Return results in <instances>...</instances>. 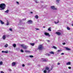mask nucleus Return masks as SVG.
I'll list each match as a JSON object with an SVG mask.
<instances>
[{
  "label": "nucleus",
  "instance_id": "1",
  "mask_svg": "<svg viewBox=\"0 0 73 73\" xmlns=\"http://www.w3.org/2000/svg\"><path fill=\"white\" fill-rule=\"evenodd\" d=\"M50 70L49 69V68L48 67H46L45 68V70H44L43 72L44 73H49L50 72Z\"/></svg>",
  "mask_w": 73,
  "mask_h": 73
},
{
  "label": "nucleus",
  "instance_id": "2",
  "mask_svg": "<svg viewBox=\"0 0 73 73\" xmlns=\"http://www.w3.org/2000/svg\"><path fill=\"white\" fill-rule=\"evenodd\" d=\"M5 8V4L4 3H2L0 4V10H3Z\"/></svg>",
  "mask_w": 73,
  "mask_h": 73
},
{
  "label": "nucleus",
  "instance_id": "3",
  "mask_svg": "<svg viewBox=\"0 0 73 73\" xmlns=\"http://www.w3.org/2000/svg\"><path fill=\"white\" fill-rule=\"evenodd\" d=\"M21 46L24 49H26L28 48V46L22 44L21 45Z\"/></svg>",
  "mask_w": 73,
  "mask_h": 73
},
{
  "label": "nucleus",
  "instance_id": "4",
  "mask_svg": "<svg viewBox=\"0 0 73 73\" xmlns=\"http://www.w3.org/2000/svg\"><path fill=\"white\" fill-rule=\"evenodd\" d=\"M43 48V46H42V45H40L38 47V49L39 50H42Z\"/></svg>",
  "mask_w": 73,
  "mask_h": 73
},
{
  "label": "nucleus",
  "instance_id": "5",
  "mask_svg": "<svg viewBox=\"0 0 73 73\" xmlns=\"http://www.w3.org/2000/svg\"><path fill=\"white\" fill-rule=\"evenodd\" d=\"M50 8L51 9H53V10H57V9L55 8L54 6H51L50 7Z\"/></svg>",
  "mask_w": 73,
  "mask_h": 73
},
{
  "label": "nucleus",
  "instance_id": "6",
  "mask_svg": "<svg viewBox=\"0 0 73 73\" xmlns=\"http://www.w3.org/2000/svg\"><path fill=\"white\" fill-rule=\"evenodd\" d=\"M44 34L46 36H48V37H50V35H49V34L48 33L46 32L44 33Z\"/></svg>",
  "mask_w": 73,
  "mask_h": 73
},
{
  "label": "nucleus",
  "instance_id": "7",
  "mask_svg": "<svg viewBox=\"0 0 73 73\" xmlns=\"http://www.w3.org/2000/svg\"><path fill=\"white\" fill-rule=\"evenodd\" d=\"M6 38V35H3L2 37V39L3 40H5V38Z\"/></svg>",
  "mask_w": 73,
  "mask_h": 73
},
{
  "label": "nucleus",
  "instance_id": "8",
  "mask_svg": "<svg viewBox=\"0 0 73 73\" xmlns=\"http://www.w3.org/2000/svg\"><path fill=\"white\" fill-rule=\"evenodd\" d=\"M56 33L58 36H60L61 35V33L60 32H56Z\"/></svg>",
  "mask_w": 73,
  "mask_h": 73
},
{
  "label": "nucleus",
  "instance_id": "9",
  "mask_svg": "<svg viewBox=\"0 0 73 73\" xmlns=\"http://www.w3.org/2000/svg\"><path fill=\"white\" fill-rule=\"evenodd\" d=\"M65 48L66 50H71V49L69 48L68 47H65Z\"/></svg>",
  "mask_w": 73,
  "mask_h": 73
},
{
  "label": "nucleus",
  "instance_id": "10",
  "mask_svg": "<svg viewBox=\"0 0 73 73\" xmlns=\"http://www.w3.org/2000/svg\"><path fill=\"white\" fill-rule=\"evenodd\" d=\"M15 65H16V63L15 62H13L12 64V66H15Z\"/></svg>",
  "mask_w": 73,
  "mask_h": 73
},
{
  "label": "nucleus",
  "instance_id": "11",
  "mask_svg": "<svg viewBox=\"0 0 73 73\" xmlns=\"http://www.w3.org/2000/svg\"><path fill=\"white\" fill-rule=\"evenodd\" d=\"M28 24H32V21L31 20H29L27 21Z\"/></svg>",
  "mask_w": 73,
  "mask_h": 73
},
{
  "label": "nucleus",
  "instance_id": "12",
  "mask_svg": "<svg viewBox=\"0 0 73 73\" xmlns=\"http://www.w3.org/2000/svg\"><path fill=\"white\" fill-rule=\"evenodd\" d=\"M70 64H71V63L70 62H67L66 63V65H70Z\"/></svg>",
  "mask_w": 73,
  "mask_h": 73
},
{
  "label": "nucleus",
  "instance_id": "13",
  "mask_svg": "<svg viewBox=\"0 0 73 73\" xmlns=\"http://www.w3.org/2000/svg\"><path fill=\"white\" fill-rule=\"evenodd\" d=\"M9 10H7L6 11H5V13H8L9 12Z\"/></svg>",
  "mask_w": 73,
  "mask_h": 73
},
{
  "label": "nucleus",
  "instance_id": "14",
  "mask_svg": "<svg viewBox=\"0 0 73 73\" xmlns=\"http://www.w3.org/2000/svg\"><path fill=\"white\" fill-rule=\"evenodd\" d=\"M42 61H44V62H46V60L45 59H42Z\"/></svg>",
  "mask_w": 73,
  "mask_h": 73
},
{
  "label": "nucleus",
  "instance_id": "15",
  "mask_svg": "<svg viewBox=\"0 0 73 73\" xmlns=\"http://www.w3.org/2000/svg\"><path fill=\"white\" fill-rule=\"evenodd\" d=\"M13 46L14 48H15L16 46V44H13Z\"/></svg>",
  "mask_w": 73,
  "mask_h": 73
},
{
  "label": "nucleus",
  "instance_id": "16",
  "mask_svg": "<svg viewBox=\"0 0 73 73\" xmlns=\"http://www.w3.org/2000/svg\"><path fill=\"white\" fill-rule=\"evenodd\" d=\"M35 19H38V15H36L35 16Z\"/></svg>",
  "mask_w": 73,
  "mask_h": 73
},
{
  "label": "nucleus",
  "instance_id": "17",
  "mask_svg": "<svg viewBox=\"0 0 73 73\" xmlns=\"http://www.w3.org/2000/svg\"><path fill=\"white\" fill-rule=\"evenodd\" d=\"M0 21L1 22V24H4V22H3L1 20H0Z\"/></svg>",
  "mask_w": 73,
  "mask_h": 73
},
{
  "label": "nucleus",
  "instance_id": "18",
  "mask_svg": "<svg viewBox=\"0 0 73 73\" xmlns=\"http://www.w3.org/2000/svg\"><path fill=\"white\" fill-rule=\"evenodd\" d=\"M54 23H55V24H58V23H59V21H58L57 22L55 21Z\"/></svg>",
  "mask_w": 73,
  "mask_h": 73
},
{
  "label": "nucleus",
  "instance_id": "19",
  "mask_svg": "<svg viewBox=\"0 0 73 73\" xmlns=\"http://www.w3.org/2000/svg\"><path fill=\"white\" fill-rule=\"evenodd\" d=\"M50 53L51 54H54V52L51 51L50 52Z\"/></svg>",
  "mask_w": 73,
  "mask_h": 73
},
{
  "label": "nucleus",
  "instance_id": "20",
  "mask_svg": "<svg viewBox=\"0 0 73 73\" xmlns=\"http://www.w3.org/2000/svg\"><path fill=\"white\" fill-rule=\"evenodd\" d=\"M30 44L32 46H34V45H35V43H30Z\"/></svg>",
  "mask_w": 73,
  "mask_h": 73
},
{
  "label": "nucleus",
  "instance_id": "21",
  "mask_svg": "<svg viewBox=\"0 0 73 73\" xmlns=\"http://www.w3.org/2000/svg\"><path fill=\"white\" fill-rule=\"evenodd\" d=\"M51 28V27H50L49 28H48V31H51V29H50Z\"/></svg>",
  "mask_w": 73,
  "mask_h": 73
},
{
  "label": "nucleus",
  "instance_id": "22",
  "mask_svg": "<svg viewBox=\"0 0 73 73\" xmlns=\"http://www.w3.org/2000/svg\"><path fill=\"white\" fill-rule=\"evenodd\" d=\"M2 64H3V62L2 61L0 62V65H2Z\"/></svg>",
  "mask_w": 73,
  "mask_h": 73
},
{
  "label": "nucleus",
  "instance_id": "23",
  "mask_svg": "<svg viewBox=\"0 0 73 73\" xmlns=\"http://www.w3.org/2000/svg\"><path fill=\"white\" fill-rule=\"evenodd\" d=\"M67 29L68 30H70V28L69 27H67Z\"/></svg>",
  "mask_w": 73,
  "mask_h": 73
},
{
  "label": "nucleus",
  "instance_id": "24",
  "mask_svg": "<svg viewBox=\"0 0 73 73\" xmlns=\"http://www.w3.org/2000/svg\"><path fill=\"white\" fill-rule=\"evenodd\" d=\"M8 44H6L5 45V47L6 48H7L8 47Z\"/></svg>",
  "mask_w": 73,
  "mask_h": 73
},
{
  "label": "nucleus",
  "instance_id": "25",
  "mask_svg": "<svg viewBox=\"0 0 73 73\" xmlns=\"http://www.w3.org/2000/svg\"><path fill=\"white\" fill-rule=\"evenodd\" d=\"M25 52H26V53H29V52H30V51H27V50H25Z\"/></svg>",
  "mask_w": 73,
  "mask_h": 73
},
{
  "label": "nucleus",
  "instance_id": "26",
  "mask_svg": "<svg viewBox=\"0 0 73 73\" xmlns=\"http://www.w3.org/2000/svg\"><path fill=\"white\" fill-rule=\"evenodd\" d=\"M56 3H59V2L60 1V0H56Z\"/></svg>",
  "mask_w": 73,
  "mask_h": 73
},
{
  "label": "nucleus",
  "instance_id": "27",
  "mask_svg": "<svg viewBox=\"0 0 73 73\" xmlns=\"http://www.w3.org/2000/svg\"><path fill=\"white\" fill-rule=\"evenodd\" d=\"M50 54H46V55L47 56H50Z\"/></svg>",
  "mask_w": 73,
  "mask_h": 73
},
{
  "label": "nucleus",
  "instance_id": "28",
  "mask_svg": "<svg viewBox=\"0 0 73 73\" xmlns=\"http://www.w3.org/2000/svg\"><path fill=\"white\" fill-rule=\"evenodd\" d=\"M30 57L32 58V57H33V55H30L29 56Z\"/></svg>",
  "mask_w": 73,
  "mask_h": 73
},
{
  "label": "nucleus",
  "instance_id": "29",
  "mask_svg": "<svg viewBox=\"0 0 73 73\" xmlns=\"http://www.w3.org/2000/svg\"><path fill=\"white\" fill-rule=\"evenodd\" d=\"M21 52L22 53H23L24 52V51H23V49H21Z\"/></svg>",
  "mask_w": 73,
  "mask_h": 73
},
{
  "label": "nucleus",
  "instance_id": "30",
  "mask_svg": "<svg viewBox=\"0 0 73 73\" xmlns=\"http://www.w3.org/2000/svg\"><path fill=\"white\" fill-rule=\"evenodd\" d=\"M53 48L54 49H57V48L56 47H55V46H53Z\"/></svg>",
  "mask_w": 73,
  "mask_h": 73
},
{
  "label": "nucleus",
  "instance_id": "31",
  "mask_svg": "<svg viewBox=\"0 0 73 73\" xmlns=\"http://www.w3.org/2000/svg\"><path fill=\"white\" fill-rule=\"evenodd\" d=\"M4 53H8V51H4Z\"/></svg>",
  "mask_w": 73,
  "mask_h": 73
},
{
  "label": "nucleus",
  "instance_id": "32",
  "mask_svg": "<svg viewBox=\"0 0 73 73\" xmlns=\"http://www.w3.org/2000/svg\"><path fill=\"white\" fill-rule=\"evenodd\" d=\"M22 66L23 67H24V66H25V65L24 64H23L22 65Z\"/></svg>",
  "mask_w": 73,
  "mask_h": 73
},
{
  "label": "nucleus",
  "instance_id": "33",
  "mask_svg": "<svg viewBox=\"0 0 73 73\" xmlns=\"http://www.w3.org/2000/svg\"><path fill=\"white\" fill-rule=\"evenodd\" d=\"M61 55H64V53H62L61 54Z\"/></svg>",
  "mask_w": 73,
  "mask_h": 73
},
{
  "label": "nucleus",
  "instance_id": "34",
  "mask_svg": "<svg viewBox=\"0 0 73 73\" xmlns=\"http://www.w3.org/2000/svg\"><path fill=\"white\" fill-rule=\"evenodd\" d=\"M31 65V64L29 63H27V65Z\"/></svg>",
  "mask_w": 73,
  "mask_h": 73
},
{
  "label": "nucleus",
  "instance_id": "35",
  "mask_svg": "<svg viewBox=\"0 0 73 73\" xmlns=\"http://www.w3.org/2000/svg\"><path fill=\"white\" fill-rule=\"evenodd\" d=\"M16 3H17V4H19V2H17V1H16Z\"/></svg>",
  "mask_w": 73,
  "mask_h": 73
},
{
  "label": "nucleus",
  "instance_id": "36",
  "mask_svg": "<svg viewBox=\"0 0 73 73\" xmlns=\"http://www.w3.org/2000/svg\"><path fill=\"white\" fill-rule=\"evenodd\" d=\"M9 30L10 31H12V29H9Z\"/></svg>",
  "mask_w": 73,
  "mask_h": 73
},
{
  "label": "nucleus",
  "instance_id": "37",
  "mask_svg": "<svg viewBox=\"0 0 73 73\" xmlns=\"http://www.w3.org/2000/svg\"><path fill=\"white\" fill-rule=\"evenodd\" d=\"M1 73H4V72H3V71H1Z\"/></svg>",
  "mask_w": 73,
  "mask_h": 73
},
{
  "label": "nucleus",
  "instance_id": "38",
  "mask_svg": "<svg viewBox=\"0 0 73 73\" xmlns=\"http://www.w3.org/2000/svg\"><path fill=\"white\" fill-rule=\"evenodd\" d=\"M68 69H71V67H68Z\"/></svg>",
  "mask_w": 73,
  "mask_h": 73
},
{
  "label": "nucleus",
  "instance_id": "39",
  "mask_svg": "<svg viewBox=\"0 0 73 73\" xmlns=\"http://www.w3.org/2000/svg\"><path fill=\"white\" fill-rule=\"evenodd\" d=\"M6 25H9V23H7Z\"/></svg>",
  "mask_w": 73,
  "mask_h": 73
},
{
  "label": "nucleus",
  "instance_id": "40",
  "mask_svg": "<svg viewBox=\"0 0 73 73\" xmlns=\"http://www.w3.org/2000/svg\"><path fill=\"white\" fill-rule=\"evenodd\" d=\"M36 30H39V29H38V28H36Z\"/></svg>",
  "mask_w": 73,
  "mask_h": 73
},
{
  "label": "nucleus",
  "instance_id": "41",
  "mask_svg": "<svg viewBox=\"0 0 73 73\" xmlns=\"http://www.w3.org/2000/svg\"><path fill=\"white\" fill-rule=\"evenodd\" d=\"M23 20H26V19L25 18L24 19H23Z\"/></svg>",
  "mask_w": 73,
  "mask_h": 73
},
{
  "label": "nucleus",
  "instance_id": "42",
  "mask_svg": "<svg viewBox=\"0 0 73 73\" xmlns=\"http://www.w3.org/2000/svg\"><path fill=\"white\" fill-rule=\"evenodd\" d=\"M63 45H65V43L64 42L63 43Z\"/></svg>",
  "mask_w": 73,
  "mask_h": 73
},
{
  "label": "nucleus",
  "instance_id": "43",
  "mask_svg": "<svg viewBox=\"0 0 73 73\" xmlns=\"http://www.w3.org/2000/svg\"><path fill=\"white\" fill-rule=\"evenodd\" d=\"M57 65H60V63H58V64H57Z\"/></svg>",
  "mask_w": 73,
  "mask_h": 73
},
{
  "label": "nucleus",
  "instance_id": "44",
  "mask_svg": "<svg viewBox=\"0 0 73 73\" xmlns=\"http://www.w3.org/2000/svg\"><path fill=\"white\" fill-rule=\"evenodd\" d=\"M52 69H53V68L51 67V69L50 70H52Z\"/></svg>",
  "mask_w": 73,
  "mask_h": 73
},
{
  "label": "nucleus",
  "instance_id": "45",
  "mask_svg": "<svg viewBox=\"0 0 73 73\" xmlns=\"http://www.w3.org/2000/svg\"><path fill=\"white\" fill-rule=\"evenodd\" d=\"M2 53H4V51H2Z\"/></svg>",
  "mask_w": 73,
  "mask_h": 73
},
{
  "label": "nucleus",
  "instance_id": "46",
  "mask_svg": "<svg viewBox=\"0 0 73 73\" xmlns=\"http://www.w3.org/2000/svg\"><path fill=\"white\" fill-rule=\"evenodd\" d=\"M60 51H61V50H58V52H60Z\"/></svg>",
  "mask_w": 73,
  "mask_h": 73
},
{
  "label": "nucleus",
  "instance_id": "47",
  "mask_svg": "<svg viewBox=\"0 0 73 73\" xmlns=\"http://www.w3.org/2000/svg\"><path fill=\"white\" fill-rule=\"evenodd\" d=\"M47 41H48V42H50V40H47Z\"/></svg>",
  "mask_w": 73,
  "mask_h": 73
},
{
  "label": "nucleus",
  "instance_id": "48",
  "mask_svg": "<svg viewBox=\"0 0 73 73\" xmlns=\"http://www.w3.org/2000/svg\"><path fill=\"white\" fill-rule=\"evenodd\" d=\"M30 13H31V14L33 13V12H30Z\"/></svg>",
  "mask_w": 73,
  "mask_h": 73
},
{
  "label": "nucleus",
  "instance_id": "49",
  "mask_svg": "<svg viewBox=\"0 0 73 73\" xmlns=\"http://www.w3.org/2000/svg\"><path fill=\"white\" fill-rule=\"evenodd\" d=\"M35 2H36V3H38V2L36 1H35Z\"/></svg>",
  "mask_w": 73,
  "mask_h": 73
},
{
  "label": "nucleus",
  "instance_id": "50",
  "mask_svg": "<svg viewBox=\"0 0 73 73\" xmlns=\"http://www.w3.org/2000/svg\"><path fill=\"white\" fill-rule=\"evenodd\" d=\"M9 71H11V69H10V70H9Z\"/></svg>",
  "mask_w": 73,
  "mask_h": 73
},
{
  "label": "nucleus",
  "instance_id": "51",
  "mask_svg": "<svg viewBox=\"0 0 73 73\" xmlns=\"http://www.w3.org/2000/svg\"><path fill=\"white\" fill-rule=\"evenodd\" d=\"M72 26H73V24H72Z\"/></svg>",
  "mask_w": 73,
  "mask_h": 73
},
{
  "label": "nucleus",
  "instance_id": "52",
  "mask_svg": "<svg viewBox=\"0 0 73 73\" xmlns=\"http://www.w3.org/2000/svg\"><path fill=\"white\" fill-rule=\"evenodd\" d=\"M44 28H45V27H44Z\"/></svg>",
  "mask_w": 73,
  "mask_h": 73
}]
</instances>
